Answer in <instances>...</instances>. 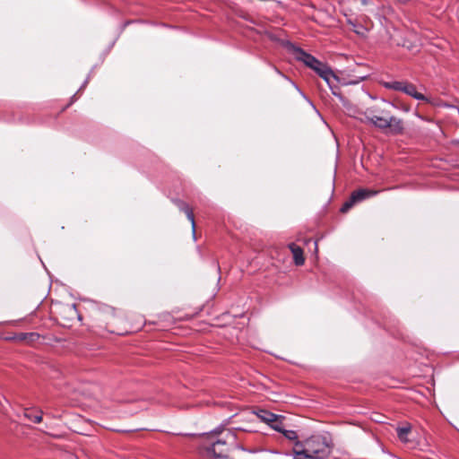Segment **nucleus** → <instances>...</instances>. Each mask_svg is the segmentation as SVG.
<instances>
[{
  "label": "nucleus",
  "mask_w": 459,
  "mask_h": 459,
  "mask_svg": "<svg viewBox=\"0 0 459 459\" xmlns=\"http://www.w3.org/2000/svg\"><path fill=\"white\" fill-rule=\"evenodd\" d=\"M239 431L244 430L223 429L203 434L201 446L207 455L212 456L214 459H230V449L238 446L237 432Z\"/></svg>",
  "instance_id": "1"
},
{
  "label": "nucleus",
  "mask_w": 459,
  "mask_h": 459,
  "mask_svg": "<svg viewBox=\"0 0 459 459\" xmlns=\"http://www.w3.org/2000/svg\"><path fill=\"white\" fill-rule=\"evenodd\" d=\"M294 459H324L331 453V445L322 435H313L293 445Z\"/></svg>",
  "instance_id": "2"
},
{
  "label": "nucleus",
  "mask_w": 459,
  "mask_h": 459,
  "mask_svg": "<svg viewBox=\"0 0 459 459\" xmlns=\"http://www.w3.org/2000/svg\"><path fill=\"white\" fill-rule=\"evenodd\" d=\"M372 109H368L365 115L367 121L375 127L382 131L388 130L394 134H401L403 133V121L401 118L391 116L390 112L385 109L380 111V115H374Z\"/></svg>",
  "instance_id": "3"
},
{
  "label": "nucleus",
  "mask_w": 459,
  "mask_h": 459,
  "mask_svg": "<svg viewBox=\"0 0 459 459\" xmlns=\"http://www.w3.org/2000/svg\"><path fill=\"white\" fill-rule=\"evenodd\" d=\"M296 58L303 62L307 67L314 70L321 78H323L329 85H331V78H336L331 68L325 64L316 59L312 55L305 52L301 48L295 51Z\"/></svg>",
  "instance_id": "4"
},
{
  "label": "nucleus",
  "mask_w": 459,
  "mask_h": 459,
  "mask_svg": "<svg viewBox=\"0 0 459 459\" xmlns=\"http://www.w3.org/2000/svg\"><path fill=\"white\" fill-rule=\"evenodd\" d=\"M380 191L367 188H359L353 191L347 202L341 208L342 212H347L355 204L367 198L377 195Z\"/></svg>",
  "instance_id": "5"
},
{
  "label": "nucleus",
  "mask_w": 459,
  "mask_h": 459,
  "mask_svg": "<svg viewBox=\"0 0 459 459\" xmlns=\"http://www.w3.org/2000/svg\"><path fill=\"white\" fill-rule=\"evenodd\" d=\"M91 315L98 322L108 324L116 316V309L106 304H96Z\"/></svg>",
  "instance_id": "6"
},
{
  "label": "nucleus",
  "mask_w": 459,
  "mask_h": 459,
  "mask_svg": "<svg viewBox=\"0 0 459 459\" xmlns=\"http://www.w3.org/2000/svg\"><path fill=\"white\" fill-rule=\"evenodd\" d=\"M59 316L65 326H72L74 322L81 321V316L74 304L62 306L59 309Z\"/></svg>",
  "instance_id": "7"
},
{
  "label": "nucleus",
  "mask_w": 459,
  "mask_h": 459,
  "mask_svg": "<svg viewBox=\"0 0 459 459\" xmlns=\"http://www.w3.org/2000/svg\"><path fill=\"white\" fill-rule=\"evenodd\" d=\"M174 203L179 208V210L186 215L187 219L190 221V222L192 224L193 234L195 235V215H194L192 208L186 203H185L184 201H181V200H175Z\"/></svg>",
  "instance_id": "8"
},
{
  "label": "nucleus",
  "mask_w": 459,
  "mask_h": 459,
  "mask_svg": "<svg viewBox=\"0 0 459 459\" xmlns=\"http://www.w3.org/2000/svg\"><path fill=\"white\" fill-rule=\"evenodd\" d=\"M40 339L39 333L36 332L18 333V342L33 345Z\"/></svg>",
  "instance_id": "9"
},
{
  "label": "nucleus",
  "mask_w": 459,
  "mask_h": 459,
  "mask_svg": "<svg viewBox=\"0 0 459 459\" xmlns=\"http://www.w3.org/2000/svg\"><path fill=\"white\" fill-rule=\"evenodd\" d=\"M402 91L416 100H427L426 97L422 93H420L417 91L416 86L413 83L406 82V81L402 89Z\"/></svg>",
  "instance_id": "10"
},
{
  "label": "nucleus",
  "mask_w": 459,
  "mask_h": 459,
  "mask_svg": "<svg viewBox=\"0 0 459 459\" xmlns=\"http://www.w3.org/2000/svg\"><path fill=\"white\" fill-rule=\"evenodd\" d=\"M289 248L292 253L294 263L296 265H302L305 263L303 249L295 243L289 244Z\"/></svg>",
  "instance_id": "11"
},
{
  "label": "nucleus",
  "mask_w": 459,
  "mask_h": 459,
  "mask_svg": "<svg viewBox=\"0 0 459 459\" xmlns=\"http://www.w3.org/2000/svg\"><path fill=\"white\" fill-rule=\"evenodd\" d=\"M23 416L29 420L34 423H39L42 421V411L35 409H25Z\"/></svg>",
  "instance_id": "12"
},
{
  "label": "nucleus",
  "mask_w": 459,
  "mask_h": 459,
  "mask_svg": "<svg viewBox=\"0 0 459 459\" xmlns=\"http://www.w3.org/2000/svg\"><path fill=\"white\" fill-rule=\"evenodd\" d=\"M255 414L258 419L269 425L271 422L275 421L277 416L276 414L266 410H260Z\"/></svg>",
  "instance_id": "13"
},
{
  "label": "nucleus",
  "mask_w": 459,
  "mask_h": 459,
  "mask_svg": "<svg viewBox=\"0 0 459 459\" xmlns=\"http://www.w3.org/2000/svg\"><path fill=\"white\" fill-rule=\"evenodd\" d=\"M411 429L410 425L397 428V436L403 443H407L409 441L408 434L411 432Z\"/></svg>",
  "instance_id": "14"
},
{
  "label": "nucleus",
  "mask_w": 459,
  "mask_h": 459,
  "mask_svg": "<svg viewBox=\"0 0 459 459\" xmlns=\"http://www.w3.org/2000/svg\"><path fill=\"white\" fill-rule=\"evenodd\" d=\"M405 81H392L383 82V86L388 90L402 91Z\"/></svg>",
  "instance_id": "15"
},
{
  "label": "nucleus",
  "mask_w": 459,
  "mask_h": 459,
  "mask_svg": "<svg viewBox=\"0 0 459 459\" xmlns=\"http://www.w3.org/2000/svg\"><path fill=\"white\" fill-rule=\"evenodd\" d=\"M283 418H284L283 416L277 415L275 421L271 422L270 426L276 431L281 433V431L284 430V426L282 423Z\"/></svg>",
  "instance_id": "16"
},
{
  "label": "nucleus",
  "mask_w": 459,
  "mask_h": 459,
  "mask_svg": "<svg viewBox=\"0 0 459 459\" xmlns=\"http://www.w3.org/2000/svg\"><path fill=\"white\" fill-rule=\"evenodd\" d=\"M281 433L286 438H288L290 441H294V443L299 441L298 434L294 430H289L284 428V430H282Z\"/></svg>",
  "instance_id": "17"
},
{
  "label": "nucleus",
  "mask_w": 459,
  "mask_h": 459,
  "mask_svg": "<svg viewBox=\"0 0 459 459\" xmlns=\"http://www.w3.org/2000/svg\"><path fill=\"white\" fill-rule=\"evenodd\" d=\"M351 25L353 26V31L359 35H361V36H364L366 31H367V29L361 25H356L354 23H351Z\"/></svg>",
  "instance_id": "18"
},
{
  "label": "nucleus",
  "mask_w": 459,
  "mask_h": 459,
  "mask_svg": "<svg viewBox=\"0 0 459 459\" xmlns=\"http://www.w3.org/2000/svg\"><path fill=\"white\" fill-rule=\"evenodd\" d=\"M6 341L15 342H18V333H11L5 337Z\"/></svg>",
  "instance_id": "19"
}]
</instances>
